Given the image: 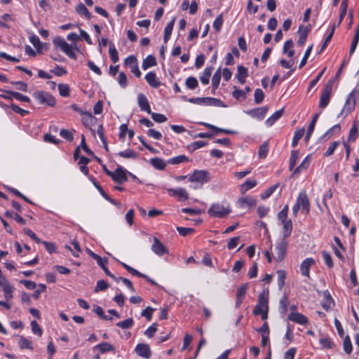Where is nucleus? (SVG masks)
Instances as JSON below:
<instances>
[{
  "mask_svg": "<svg viewBox=\"0 0 359 359\" xmlns=\"http://www.w3.org/2000/svg\"><path fill=\"white\" fill-rule=\"evenodd\" d=\"M231 212L229 205L224 206L220 203H214L208 210L210 216L217 218H224Z\"/></svg>",
  "mask_w": 359,
  "mask_h": 359,
  "instance_id": "1",
  "label": "nucleus"
},
{
  "mask_svg": "<svg viewBox=\"0 0 359 359\" xmlns=\"http://www.w3.org/2000/svg\"><path fill=\"white\" fill-rule=\"evenodd\" d=\"M269 291L264 290L262 292L258 297V303L254 308L252 313L255 316L259 315V313L264 310L269 309Z\"/></svg>",
  "mask_w": 359,
  "mask_h": 359,
  "instance_id": "2",
  "label": "nucleus"
},
{
  "mask_svg": "<svg viewBox=\"0 0 359 359\" xmlns=\"http://www.w3.org/2000/svg\"><path fill=\"white\" fill-rule=\"evenodd\" d=\"M33 96L41 104H47L50 107H54L55 105L54 97L48 92L43 90L36 91L34 93Z\"/></svg>",
  "mask_w": 359,
  "mask_h": 359,
  "instance_id": "3",
  "label": "nucleus"
},
{
  "mask_svg": "<svg viewBox=\"0 0 359 359\" xmlns=\"http://www.w3.org/2000/svg\"><path fill=\"white\" fill-rule=\"evenodd\" d=\"M53 44L55 47L60 48L70 58L76 60V55L73 50L72 47L68 44L63 39L56 37L53 39Z\"/></svg>",
  "mask_w": 359,
  "mask_h": 359,
  "instance_id": "4",
  "label": "nucleus"
},
{
  "mask_svg": "<svg viewBox=\"0 0 359 359\" xmlns=\"http://www.w3.org/2000/svg\"><path fill=\"white\" fill-rule=\"evenodd\" d=\"M187 101L190 103L196 104H205V105H214L217 107H224L223 102L217 98L214 97H195L189 98Z\"/></svg>",
  "mask_w": 359,
  "mask_h": 359,
  "instance_id": "5",
  "label": "nucleus"
},
{
  "mask_svg": "<svg viewBox=\"0 0 359 359\" xmlns=\"http://www.w3.org/2000/svg\"><path fill=\"white\" fill-rule=\"evenodd\" d=\"M288 247V242L286 239L282 238L276 245V257L275 259L277 262H282L287 254V249Z\"/></svg>",
  "mask_w": 359,
  "mask_h": 359,
  "instance_id": "6",
  "label": "nucleus"
},
{
  "mask_svg": "<svg viewBox=\"0 0 359 359\" xmlns=\"http://www.w3.org/2000/svg\"><path fill=\"white\" fill-rule=\"evenodd\" d=\"M296 203L302 208L306 215L310 212V203L305 191H301L297 198Z\"/></svg>",
  "mask_w": 359,
  "mask_h": 359,
  "instance_id": "7",
  "label": "nucleus"
},
{
  "mask_svg": "<svg viewBox=\"0 0 359 359\" xmlns=\"http://www.w3.org/2000/svg\"><path fill=\"white\" fill-rule=\"evenodd\" d=\"M189 180L191 182L205 183L210 180L209 172L207 170H195L189 177Z\"/></svg>",
  "mask_w": 359,
  "mask_h": 359,
  "instance_id": "8",
  "label": "nucleus"
},
{
  "mask_svg": "<svg viewBox=\"0 0 359 359\" xmlns=\"http://www.w3.org/2000/svg\"><path fill=\"white\" fill-rule=\"evenodd\" d=\"M332 86L330 85H326L322 90L320 98L319 107L320 109H324L328 105L330 100Z\"/></svg>",
  "mask_w": 359,
  "mask_h": 359,
  "instance_id": "9",
  "label": "nucleus"
},
{
  "mask_svg": "<svg viewBox=\"0 0 359 359\" xmlns=\"http://www.w3.org/2000/svg\"><path fill=\"white\" fill-rule=\"evenodd\" d=\"M111 179L117 183H123L128 180L126 170L121 166L118 167L116 170L113 172Z\"/></svg>",
  "mask_w": 359,
  "mask_h": 359,
  "instance_id": "10",
  "label": "nucleus"
},
{
  "mask_svg": "<svg viewBox=\"0 0 359 359\" xmlns=\"http://www.w3.org/2000/svg\"><path fill=\"white\" fill-rule=\"evenodd\" d=\"M168 192L171 196L178 197L179 201H186L189 198L188 192L183 188L168 189Z\"/></svg>",
  "mask_w": 359,
  "mask_h": 359,
  "instance_id": "11",
  "label": "nucleus"
},
{
  "mask_svg": "<svg viewBox=\"0 0 359 359\" xmlns=\"http://www.w3.org/2000/svg\"><path fill=\"white\" fill-rule=\"evenodd\" d=\"M151 250L158 256H162L168 252L165 245L156 237L154 238V243L151 246Z\"/></svg>",
  "mask_w": 359,
  "mask_h": 359,
  "instance_id": "12",
  "label": "nucleus"
},
{
  "mask_svg": "<svg viewBox=\"0 0 359 359\" xmlns=\"http://www.w3.org/2000/svg\"><path fill=\"white\" fill-rule=\"evenodd\" d=\"M269 110L268 107L264 106L262 107H257L254 109L250 110L247 112L251 117L256 118L259 120H262Z\"/></svg>",
  "mask_w": 359,
  "mask_h": 359,
  "instance_id": "13",
  "label": "nucleus"
},
{
  "mask_svg": "<svg viewBox=\"0 0 359 359\" xmlns=\"http://www.w3.org/2000/svg\"><path fill=\"white\" fill-rule=\"evenodd\" d=\"M355 92L352 91L348 96L346 103L344 105V107L343 109V112H346V114H348L351 112L355 107L356 103V98L354 95Z\"/></svg>",
  "mask_w": 359,
  "mask_h": 359,
  "instance_id": "14",
  "label": "nucleus"
},
{
  "mask_svg": "<svg viewBox=\"0 0 359 359\" xmlns=\"http://www.w3.org/2000/svg\"><path fill=\"white\" fill-rule=\"evenodd\" d=\"M135 352L144 358H149L151 355L150 347L147 344H138L135 347Z\"/></svg>",
  "mask_w": 359,
  "mask_h": 359,
  "instance_id": "15",
  "label": "nucleus"
},
{
  "mask_svg": "<svg viewBox=\"0 0 359 359\" xmlns=\"http://www.w3.org/2000/svg\"><path fill=\"white\" fill-rule=\"evenodd\" d=\"M137 102L139 104L140 108L142 111H144L147 112L148 114H151L150 105L149 104L148 100L147 97L142 94L140 93L137 95Z\"/></svg>",
  "mask_w": 359,
  "mask_h": 359,
  "instance_id": "16",
  "label": "nucleus"
},
{
  "mask_svg": "<svg viewBox=\"0 0 359 359\" xmlns=\"http://www.w3.org/2000/svg\"><path fill=\"white\" fill-rule=\"evenodd\" d=\"M288 319L300 325H306L309 320L307 317L300 313L292 312L288 316Z\"/></svg>",
  "mask_w": 359,
  "mask_h": 359,
  "instance_id": "17",
  "label": "nucleus"
},
{
  "mask_svg": "<svg viewBox=\"0 0 359 359\" xmlns=\"http://www.w3.org/2000/svg\"><path fill=\"white\" fill-rule=\"evenodd\" d=\"M256 199L248 196L239 198L237 202L238 207L241 208H243L246 206L249 208L255 207L256 205Z\"/></svg>",
  "mask_w": 359,
  "mask_h": 359,
  "instance_id": "18",
  "label": "nucleus"
},
{
  "mask_svg": "<svg viewBox=\"0 0 359 359\" xmlns=\"http://www.w3.org/2000/svg\"><path fill=\"white\" fill-rule=\"evenodd\" d=\"M310 30H311L310 25H309L306 27L300 26L299 27V32L300 33V35H299V38L298 39L297 43L299 46H302L304 44V43L306 41L307 35Z\"/></svg>",
  "mask_w": 359,
  "mask_h": 359,
  "instance_id": "19",
  "label": "nucleus"
},
{
  "mask_svg": "<svg viewBox=\"0 0 359 359\" xmlns=\"http://www.w3.org/2000/svg\"><path fill=\"white\" fill-rule=\"evenodd\" d=\"M314 264V260L312 258H307L304 259L301 266L300 270L301 273L304 276H309V270L312 264Z\"/></svg>",
  "mask_w": 359,
  "mask_h": 359,
  "instance_id": "20",
  "label": "nucleus"
},
{
  "mask_svg": "<svg viewBox=\"0 0 359 359\" xmlns=\"http://www.w3.org/2000/svg\"><path fill=\"white\" fill-rule=\"evenodd\" d=\"M145 79L149 85L154 88H158L161 83L158 80L156 74L154 72L147 73L145 76Z\"/></svg>",
  "mask_w": 359,
  "mask_h": 359,
  "instance_id": "21",
  "label": "nucleus"
},
{
  "mask_svg": "<svg viewBox=\"0 0 359 359\" xmlns=\"http://www.w3.org/2000/svg\"><path fill=\"white\" fill-rule=\"evenodd\" d=\"M237 74L236 78L239 83L241 84H244L245 83V79L248 76V70L246 67L243 65H239L237 67Z\"/></svg>",
  "mask_w": 359,
  "mask_h": 359,
  "instance_id": "22",
  "label": "nucleus"
},
{
  "mask_svg": "<svg viewBox=\"0 0 359 359\" xmlns=\"http://www.w3.org/2000/svg\"><path fill=\"white\" fill-rule=\"evenodd\" d=\"M283 231V238L287 240V238L291 235L292 231V222L291 219H287L281 222Z\"/></svg>",
  "mask_w": 359,
  "mask_h": 359,
  "instance_id": "23",
  "label": "nucleus"
},
{
  "mask_svg": "<svg viewBox=\"0 0 359 359\" xmlns=\"http://www.w3.org/2000/svg\"><path fill=\"white\" fill-rule=\"evenodd\" d=\"M150 163L154 168L158 170H164L166 166L165 161L163 159L158 157L151 158Z\"/></svg>",
  "mask_w": 359,
  "mask_h": 359,
  "instance_id": "24",
  "label": "nucleus"
},
{
  "mask_svg": "<svg viewBox=\"0 0 359 359\" xmlns=\"http://www.w3.org/2000/svg\"><path fill=\"white\" fill-rule=\"evenodd\" d=\"M284 109H280L275 111L270 117H269L265 123L267 126H271L277 120H278L283 114Z\"/></svg>",
  "mask_w": 359,
  "mask_h": 359,
  "instance_id": "25",
  "label": "nucleus"
},
{
  "mask_svg": "<svg viewBox=\"0 0 359 359\" xmlns=\"http://www.w3.org/2000/svg\"><path fill=\"white\" fill-rule=\"evenodd\" d=\"M82 116V122L86 127H90L96 121V118L89 111L84 112Z\"/></svg>",
  "mask_w": 359,
  "mask_h": 359,
  "instance_id": "26",
  "label": "nucleus"
},
{
  "mask_svg": "<svg viewBox=\"0 0 359 359\" xmlns=\"http://www.w3.org/2000/svg\"><path fill=\"white\" fill-rule=\"evenodd\" d=\"M75 10L78 14L84 15L88 20H90L92 17L91 13L89 12L86 6L82 3L79 4L76 6Z\"/></svg>",
  "mask_w": 359,
  "mask_h": 359,
  "instance_id": "27",
  "label": "nucleus"
},
{
  "mask_svg": "<svg viewBox=\"0 0 359 359\" xmlns=\"http://www.w3.org/2000/svg\"><path fill=\"white\" fill-rule=\"evenodd\" d=\"M175 19L173 18L170 22H169L167 24V25L164 29V36H163L164 43H167L168 41V40L170 39V37L171 36V34H172V32L173 29V27L175 25Z\"/></svg>",
  "mask_w": 359,
  "mask_h": 359,
  "instance_id": "28",
  "label": "nucleus"
},
{
  "mask_svg": "<svg viewBox=\"0 0 359 359\" xmlns=\"http://www.w3.org/2000/svg\"><path fill=\"white\" fill-rule=\"evenodd\" d=\"M325 299L322 302V307L325 310L328 311L332 305L334 304L333 299L330 294V292L326 290L324 292Z\"/></svg>",
  "mask_w": 359,
  "mask_h": 359,
  "instance_id": "29",
  "label": "nucleus"
},
{
  "mask_svg": "<svg viewBox=\"0 0 359 359\" xmlns=\"http://www.w3.org/2000/svg\"><path fill=\"white\" fill-rule=\"evenodd\" d=\"M341 131V126L339 124L334 125L330 130H328L321 137L322 140L326 141L329 140L335 133H339Z\"/></svg>",
  "mask_w": 359,
  "mask_h": 359,
  "instance_id": "30",
  "label": "nucleus"
},
{
  "mask_svg": "<svg viewBox=\"0 0 359 359\" xmlns=\"http://www.w3.org/2000/svg\"><path fill=\"white\" fill-rule=\"evenodd\" d=\"M156 65V60L153 55H148L142 62V67L144 70Z\"/></svg>",
  "mask_w": 359,
  "mask_h": 359,
  "instance_id": "31",
  "label": "nucleus"
},
{
  "mask_svg": "<svg viewBox=\"0 0 359 359\" xmlns=\"http://www.w3.org/2000/svg\"><path fill=\"white\" fill-rule=\"evenodd\" d=\"M212 69L213 67H208L204 69L203 74L200 76V81L203 84L207 85L209 83V79Z\"/></svg>",
  "mask_w": 359,
  "mask_h": 359,
  "instance_id": "32",
  "label": "nucleus"
},
{
  "mask_svg": "<svg viewBox=\"0 0 359 359\" xmlns=\"http://www.w3.org/2000/svg\"><path fill=\"white\" fill-rule=\"evenodd\" d=\"M309 163H310L309 156H307L304 159V161L301 163V164L295 168L292 176L297 175V174L300 173L302 171L306 170L309 165Z\"/></svg>",
  "mask_w": 359,
  "mask_h": 359,
  "instance_id": "33",
  "label": "nucleus"
},
{
  "mask_svg": "<svg viewBox=\"0 0 359 359\" xmlns=\"http://www.w3.org/2000/svg\"><path fill=\"white\" fill-rule=\"evenodd\" d=\"M18 344L21 349H25V348L29 349V350L34 349V347L32 346V342L30 340H29L28 339H27L22 336L20 337Z\"/></svg>",
  "mask_w": 359,
  "mask_h": 359,
  "instance_id": "34",
  "label": "nucleus"
},
{
  "mask_svg": "<svg viewBox=\"0 0 359 359\" xmlns=\"http://www.w3.org/2000/svg\"><path fill=\"white\" fill-rule=\"evenodd\" d=\"M190 160L185 155H180L168 160V163L177 165L184 162H189Z\"/></svg>",
  "mask_w": 359,
  "mask_h": 359,
  "instance_id": "35",
  "label": "nucleus"
},
{
  "mask_svg": "<svg viewBox=\"0 0 359 359\" xmlns=\"http://www.w3.org/2000/svg\"><path fill=\"white\" fill-rule=\"evenodd\" d=\"M304 132H305V130L304 128H300V129H297L294 131V136H293L292 141V147H295L297 145L299 140L304 136Z\"/></svg>",
  "mask_w": 359,
  "mask_h": 359,
  "instance_id": "36",
  "label": "nucleus"
},
{
  "mask_svg": "<svg viewBox=\"0 0 359 359\" xmlns=\"http://www.w3.org/2000/svg\"><path fill=\"white\" fill-rule=\"evenodd\" d=\"M233 91L232 92L233 97L238 101H243L246 99L245 92L243 90L238 89L236 86H233Z\"/></svg>",
  "mask_w": 359,
  "mask_h": 359,
  "instance_id": "37",
  "label": "nucleus"
},
{
  "mask_svg": "<svg viewBox=\"0 0 359 359\" xmlns=\"http://www.w3.org/2000/svg\"><path fill=\"white\" fill-rule=\"evenodd\" d=\"M358 41H359V25H358V27L355 29V32L353 39L351 44L350 50H349L350 55H352L354 53V51L357 47V45L358 43Z\"/></svg>",
  "mask_w": 359,
  "mask_h": 359,
  "instance_id": "38",
  "label": "nucleus"
},
{
  "mask_svg": "<svg viewBox=\"0 0 359 359\" xmlns=\"http://www.w3.org/2000/svg\"><path fill=\"white\" fill-rule=\"evenodd\" d=\"M358 122L355 121L353 123V126L350 130L348 140L350 142H354L358 136Z\"/></svg>",
  "mask_w": 359,
  "mask_h": 359,
  "instance_id": "39",
  "label": "nucleus"
},
{
  "mask_svg": "<svg viewBox=\"0 0 359 359\" xmlns=\"http://www.w3.org/2000/svg\"><path fill=\"white\" fill-rule=\"evenodd\" d=\"M5 216L8 217H10V218H12L13 219H15L18 223L20 224H26V221L25 219H23L20 215H18V213H15V212H10V211H6L5 212Z\"/></svg>",
  "mask_w": 359,
  "mask_h": 359,
  "instance_id": "40",
  "label": "nucleus"
},
{
  "mask_svg": "<svg viewBox=\"0 0 359 359\" xmlns=\"http://www.w3.org/2000/svg\"><path fill=\"white\" fill-rule=\"evenodd\" d=\"M277 276H278L277 283L278 285V288H279V290H282L285 285L286 273L283 270H278L277 271Z\"/></svg>",
  "mask_w": 359,
  "mask_h": 359,
  "instance_id": "41",
  "label": "nucleus"
},
{
  "mask_svg": "<svg viewBox=\"0 0 359 359\" xmlns=\"http://www.w3.org/2000/svg\"><path fill=\"white\" fill-rule=\"evenodd\" d=\"M120 263L127 270V271L129 272L130 273H131L132 275L136 276H138V277H141V278H147V275L143 274V273L139 272L137 270L132 268L129 265H128V264H125L123 262H120Z\"/></svg>",
  "mask_w": 359,
  "mask_h": 359,
  "instance_id": "42",
  "label": "nucleus"
},
{
  "mask_svg": "<svg viewBox=\"0 0 359 359\" xmlns=\"http://www.w3.org/2000/svg\"><path fill=\"white\" fill-rule=\"evenodd\" d=\"M134 320L132 318H129L123 321L118 322L116 325L122 329H129L133 327Z\"/></svg>",
  "mask_w": 359,
  "mask_h": 359,
  "instance_id": "43",
  "label": "nucleus"
},
{
  "mask_svg": "<svg viewBox=\"0 0 359 359\" xmlns=\"http://www.w3.org/2000/svg\"><path fill=\"white\" fill-rule=\"evenodd\" d=\"M299 158V151L297 150H293L291 152L290 158V164L289 169L290 170H292L294 168L297 159Z\"/></svg>",
  "mask_w": 359,
  "mask_h": 359,
  "instance_id": "44",
  "label": "nucleus"
},
{
  "mask_svg": "<svg viewBox=\"0 0 359 359\" xmlns=\"http://www.w3.org/2000/svg\"><path fill=\"white\" fill-rule=\"evenodd\" d=\"M221 79V71L218 69L212 76V86L213 89H217L219 86Z\"/></svg>",
  "mask_w": 359,
  "mask_h": 359,
  "instance_id": "45",
  "label": "nucleus"
},
{
  "mask_svg": "<svg viewBox=\"0 0 359 359\" xmlns=\"http://www.w3.org/2000/svg\"><path fill=\"white\" fill-rule=\"evenodd\" d=\"M109 53L110 58L113 61V62L116 63L118 61L119 57L118 51L113 43H110L109 45Z\"/></svg>",
  "mask_w": 359,
  "mask_h": 359,
  "instance_id": "46",
  "label": "nucleus"
},
{
  "mask_svg": "<svg viewBox=\"0 0 359 359\" xmlns=\"http://www.w3.org/2000/svg\"><path fill=\"white\" fill-rule=\"evenodd\" d=\"M118 155L121 157L126 158H137V154L132 149H127L125 151H120L118 153Z\"/></svg>",
  "mask_w": 359,
  "mask_h": 359,
  "instance_id": "47",
  "label": "nucleus"
},
{
  "mask_svg": "<svg viewBox=\"0 0 359 359\" xmlns=\"http://www.w3.org/2000/svg\"><path fill=\"white\" fill-rule=\"evenodd\" d=\"M95 348H98L102 353H106L114 350L113 346L107 342L99 344L95 346Z\"/></svg>",
  "mask_w": 359,
  "mask_h": 359,
  "instance_id": "48",
  "label": "nucleus"
},
{
  "mask_svg": "<svg viewBox=\"0 0 359 359\" xmlns=\"http://www.w3.org/2000/svg\"><path fill=\"white\" fill-rule=\"evenodd\" d=\"M97 264L103 269L106 275H107L109 277H114V275L109 271L107 264V259H102L100 257V259L99 261H96Z\"/></svg>",
  "mask_w": 359,
  "mask_h": 359,
  "instance_id": "49",
  "label": "nucleus"
},
{
  "mask_svg": "<svg viewBox=\"0 0 359 359\" xmlns=\"http://www.w3.org/2000/svg\"><path fill=\"white\" fill-rule=\"evenodd\" d=\"M344 351L347 353L350 354L352 352L353 346L351 341V339L348 336L345 337L343 342Z\"/></svg>",
  "mask_w": 359,
  "mask_h": 359,
  "instance_id": "50",
  "label": "nucleus"
},
{
  "mask_svg": "<svg viewBox=\"0 0 359 359\" xmlns=\"http://www.w3.org/2000/svg\"><path fill=\"white\" fill-rule=\"evenodd\" d=\"M257 184L256 180H248L241 185V191L245 192L248 190L255 187Z\"/></svg>",
  "mask_w": 359,
  "mask_h": 359,
  "instance_id": "51",
  "label": "nucleus"
},
{
  "mask_svg": "<svg viewBox=\"0 0 359 359\" xmlns=\"http://www.w3.org/2000/svg\"><path fill=\"white\" fill-rule=\"evenodd\" d=\"M9 93L13 97H15L16 100H19V101H21V102H30V99L29 97L26 96V95H24L18 92H14V91H10Z\"/></svg>",
  "mask_w": 359,
  "mask_h": 359,
  "instance_id": "52",
  "label": "nucleus"
},
{
  "mask_svg": "<svg viewBox=\"0 0 359 359\" xmlns=\"http://www.w3.org/2000/svg\"><path fill=\"white\" fill-rule=\"evenodd\" d=\"M185 83L187 87L191 90L195 89L198 85L197 79L193 76L188 77L186 79Z\"/></svg>",
  "mask_w": 359,
  "mask_h": 359,
  "instance_id": "53",
  "label": "nucleus"
},
{
  "mask_svg": "<svg viewBox=\"0 0 359 359\" xmlns=\"http://www.w3.org/2000/svg\"><path fill=\"white\" fill-rule=\"evenodd\" d=\"M312 48H313V45H311L306 50L304 55L303 56V58L302 59L300 64L299 65V69H302L306 64L307 60L311 53Z\"/></svg>",
  "mask_w": 359,
  "mask_h": 359,
  "instance_id": "54",
  "label": "nucleus"
},
{
  "mask_svg": "<svg viewBox=\"0 0 359 359\" xmlns=\"http://www.w3.org/2000/svg\"><path fill=\"white\" fill-rule=\"evenodd\" d=\"M13 287L11 285H6L5 287H3L4 297L6 299L9 300L13 298Z\"/></svg>",
  "mask_w": 359,
  "mask_h": 359,
  "instance_id": "55",
  "label": "nucleus"
},
{
  "mask_svg": "<svg viewBox=\"0 0 359 359\" xmlns=\"http://www.w3.org/2000/svg\"><path fill=\"white\" fill-rule=\"evenodd\" d=\"M347 6H348L347 0H343L341 1V6H340L341 12H340V15H339V25L341 24V21L344 20V18L346 14Z\"/></svg>",
  "mask_w": 359,
  "mask_h": 359,
  "instance_id": "56",
  "label": "nucleus"
},
{
  "mask_svg": "<svg viewBox=\"0 0 359 359\" xmlns=\"http://www.w3.org/2000/svg\"><path fill=\"white\" fill-rule=\"evenodd\" d=\"M264 93L260 88H257L255 91V102L258 104L263 102Z\"/></svg>",
  "mask_w": 359,
  "mask_h": 359,
  "instance_id": "57",
  "label": "nucleus"
},
{
  "mask_svg": "<svg viewBox=\"0 0 359 359\" xmlns=\"http://www.w3.org/2000/svg\"><path fill=\"white\" fill-rule=\"evenodd\" d=\"M150 114L151 116L152 119L156 123H162L167 121V117L162 114L151 112V114Z\"/></svg>",
  "mask_w": 359,
  "mask_h": 359,
  "instance_id": "58",
  "label": "nucleus"
},
{
  "mask_svg": "<svg viewBox=\"0 0 359 359\" xmlns=\"http://www.w3.org/2000/svg\"><path fill=\"white\" fill-rule=\"evenodd\" d=\"M287 304H288V299L287 296L286 294H284L283 297L280 299L279 302V307L281 310L282 313H286L287 311Z\"/></svg>",
  "mask_w": 359,
  "mask_h": 359,
  "instance_id": "59",
  "label": "nucleus"
},
{
  "mask_svg": "<svg viewBox=\"0 0 359 359\" xmlns=\"http://www.w3.org/2000/svg\"><path fill=\"white\" fill-rule=\"evenodd\" d=\"M322 256H323V258L324 262L326 264V265L329 268L333 267L334 264H333L332 258L331 255L326 251H323Z\"/></svg>",
  "mask_w": 359,
  "mask_h": 359,
  "instance_id": "60",
  "label": "nucleus"
},
{
  "mask_svg": "<svg viewBox=\"0 0 359 359\" xmlns=\"http://www.w3.org/2000/svg\"><path fill=\"white\" fill-rule=\"evenodd\" d=\"M60 95L62 97H67L69 95V87L67 84L60 83L58 85Z\"/></svg>",
  "mask_w": 359,
  "mask_h": 359,
  "instance_id": "61",
  "label": "nucleus"
},
{
  "mask_svg": "<svg viewBox=\"0 0 359 359\" xmlns=\"http://www.w3.org/2000/svg\"><path fill=\"white\" fill-rule=\"evenodd\" d=\"M109 287L107 283L104 280H99L97 282L96 287L94 290L95 292H99L106 290Z\"/></svg>",
  "mask_w": 359,
  "mask_h": 359,
  "instance_id": "62",
  "label": "nucleus"
},
{
  "mask_svg": "<svg viewBox=\"0 0 359 359\" xmlns=\"http://www.w3.org/2000/svg\"><path fill=\"white\" fill-rule=\"evenodd\" d=\"M287 213H288V205H285L281 211H280L278 214V219L280 222L287 220Z\"/></svg>",
  "mask_w": 359,
  "mask_h": 359,
  "instance_id": "63",
  "label": "nucleus"
},
{
  "mask_svg": "<svg viewBox=\"0 0 359 359\" xmlns=\"http://www.w3.org/2000/svg\"><path fill=\"white\" fill-rule=\"evenodd\" d=\"M268 151H269V149H268V144L267 143L264 142L262 144H261L259 148V152H258L259 158H266L267 156V154H268Z\"/></svg>",
  "mask_w": 359,
  "mask_h": 359,
  "instance_id": "64",
  "label": "nucleus"
}]
</instances>
